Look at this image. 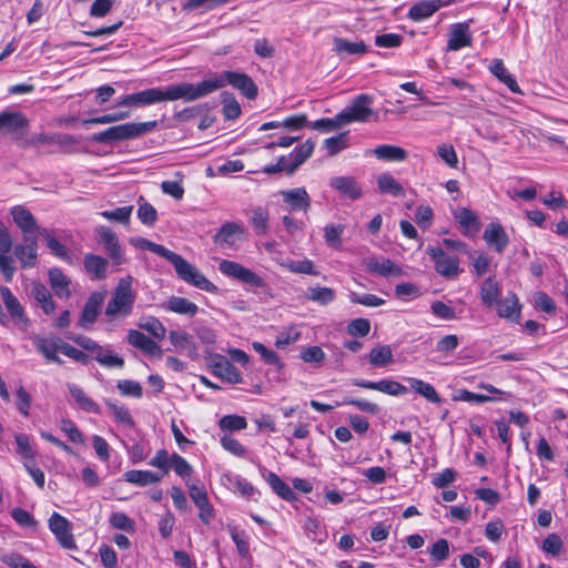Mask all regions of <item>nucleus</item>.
Here are the masks:
<instances>
[{
	"label": "nucleus",
	"mask_w": 568,
	"mask_h": 568,
	"mask_svg": "<svg viewBox=\"0 0 568 568\" xmlns=\"http://www.w3.org/2000/svg\"><path fill=\"white\" fill-rule=\"evenodd\" d=\"M226 84L239 90L244 97L253 100L257 97L258 90L254 81L246 73L236 71H223L219 75L204 80L200 83H190L192 101L199 100L212 92L224 88Z\"/></svg>",
	"instance_id": "nucleus-1"
},
{
	"label": "nucleus",
	"mask_w": 568,
	"mask_h": 568,
	"mask_svg": "<svg viewBox=\"0 0 568 568\" xmlns=\"http://www.w3.org/2000/svg\"><path fill=\"white\" fill-rule=\"evenodd\" d=\"M191 88L189 82H183L165 88H151L132 94L119 98L115 106L141 108L165 101L184 100L192 102Z\"/></svg>",
	"instance_id": "nucleus-2"
},
{
	"label": "nucleus",
	"mask_w": 568,
	"mask_h": 568,
	"mask_svg": "<svg viewBox=\"0 0 568 568\" xmlns=\"http://www.w3.org/2000/svg\"><path fill=\"white\" fill-rule=\"evenodd\" d=\"M134 301L132 277L121 278L108 302L105 315L110 318L126 317L132 313Z\"/></svg>",
	"instance_id": "nucleus-3"
},
{
	"label": "nucleus",
	"mask_w": 568,
	"mask_h": 568,
	"mask_svg": "<svg viewBox=\"0 0 568 568\" xmlns=\"http://www.w3.org/2000/svg\"><path fill=\"white\" fill-rule=\"evenodd\" d=\"M166 261L173 265L178 277L189 285L209 293L217 291V287L206 278L195 265L187 262L182 255L172 251Z\"/></svg>",
	"instance_id": "nucleus-4"
},
{
	"label": "nucleus",
	"mask_w": 568,
	"mask_h": 568,
	"mask_svg": "<svg viewBox=\"0 0 568 568\" xmlns=\"http://www.w3.org/2000/svg\"><path fill=\"white\" fill-rule=\"evenodd\" d=\"M156 125V121L119 124L94 134L93 140L99 143H109L134 139L151 132Z\"/></svg>",
	"instance_id": "nucleus-5"
},
{
	"label": "nucleus",
	"mask_w": 568,
	"mask_h": 568,
	"mask_svg": "<svg viewBox=\"0 0 568 568\" xmlns=\"http://www.w3.org/2000/svg\"><path fill=\"white\" fill-rule=\"evenodd\" d=\"M315 144L307 140L295 148L287 156H282L275 166L266 170L267 173L285 172L292 174L313 153Z\"/></svg>",
	"instance_id": "nucleus-6"
},
{
	"label": "nucleus",
	"mask_w": 568,
	"mask_h": 568,
	"mask_svg": "<svg viewBox=\"0 0 568 568\" xmlns=\"http://www.w3.org/2000/svg\"><path fill=\"white\" fill-rule=\"evenodd\" d=\"M219 270L223 275L256 288H263L266 285L258 274L234 261L222 260Z\"/></svg>",
	"instance_id": "nucleus-7"
},
{
	"label": "nucleus",
	"mask_w": 568,
	"mask_h": 568,
	"mask_svg": "<svg viewBox=\"0 0 568 568\" xmlns=\"http://www.w3.org/2000/svg\"><path fill=\"white\" fill-rule=\"evenodd\" d=\"M426 252L433 260L436 272L442 276L454 280L462 273L463 270L459 266V258L449 255L442 247L428 246Z\"/></svg>",
	"instance_id": "nucleus-8"
},
{
	"label": "nucleus",
	"mask_w": 568,
	"mask_h": 568,
	"mask_svg": "<svg viewBox=\"0 0 568 568\" xmlns=\"http://www.w3.org/2000/svg\"><path fill=\"white\" fill-rule=\"evenodd\" d=\"M372 102L373 99L368 94H359L338 113V119L342 120L343 125L352 122H367L373 114Z\"/></svg>",
	"instance_id": "nucleus-9"
},
{
	"label": "nucleus",
	"mask_w": 568,
	"mask_h": 568,
	"mask_svg": "<svg viewBox=\"0 0 568 568\" xmlns=\"http://www.w3.org/2000/svg\"><path fill=\"white\" fill-rule=\"evenodd\" d=\"M94 232L99 236L100 242L112 263L114 265L125 263V256L115 232L104 225L97 226Z\"/></svg>",
	"instance_id": "nucleus-10"
},
{
	"label": "nucleus",
	"mask_w": 568,
	"mask_h": 568,
	"mask_svg": "<svg viewBox=\"0 0 568 568\" xmlns=\"http://www.w3.org/2000/svg\"><path fill=\"white\" fill-rule=\"evenodd\" d=\"M209 366L213 374L229 383L239 384L242 382L241 372L223 355L214 354L209 358Z\"/></svg>",
	"instance_id": "nucleus-11"
},
{
	"label": "nucleus",
	"mask_w": 568,
	"mask_h": 568,
	"mask_svg": "<svg viewBox=\"0 0 568 568\" xmlns=\"http://www.w3.org/2000/svg\"><path fill=\"white\" fill-rule=\"evenodd\" d=\"M49 528L63 548H75L74 538L71 532V525L65 517L58 513H53L49 519Z\"/></svg>",
	"instance_id": "nucleus-12"
},
{
	"label": "nucleus",
	"mask_w": 568,
	"mask_h": 568,
	"mask_svg": "<svg viewBox=\"0 0 568 568\" xmlns=\"http://www.w3.org/2000/svg\"><path fill=\"white\" fill-rule=\"evenodd\" d=\"M352 384L354 386L362 387L365 389L382 392L390 396H402L407 394L408 392V388L406 386L393 379H381L378 382H373L367 379L355 378L352 381Z\"/></svg>",
	"instance_id": "nucleus-13"
},
{
	"label": "nucleus",
	"mask_w": 568,
	"mask_h": 568,
	"mask_svg": "<svg viewBox=\"0 0 568 568\" xmlns=\"http://www.w3.org/2000/svg\"><path fill=\"white\" fill-rule=\"evenodd\" d=\"M104 302V293L94 292L92 293L84 304L81 316L78 322V326L84 329L90 328L97 321L102 304Z\"/></svg>",
	"instance_id": "nucleus-14"
},
{
	"label": "nucleus",
	"mask_w": 568,
	"mask_h": 568,
	"mask_svg": "<svg viewBox=\"0 0 568 568\" xmlns=\"http://www.w3.org/2000/svg\"><path fill=\"white\" fill-rule=\"evenodd\" d=\"M33 344L38 352L43 355L48 362L62 364V359L58 356L61 353L63 339L57 336H40L33 337Z\"/></svg>",
	"instance_id": "nucleus-15"
},
{
	"label": "nucleus",
	"mask_w": 568,
	"mask_h": 568,
	"mask_svg": "<svg viewBox=\"0 0 568 568\" xmlns=\"http://www.w3.org/2000/svg\"><path fill=\"white\" fill-rule=\"evenodd\" d=\"M12 220L16 225L22 231L24 236L39 235V231H42L32 213L22 205H16L11 209Z\"/></svg>",
	"instance_id": "nucleus-16"
},
{
	"label": "nucleus",
	"mask_w": 568,
	"mask_h": 568,
	"mask_svg": "<svg viewBox=\"0 0 568 568\" xmlns=\"http://www.w3.org/2000/svg\"><path fill=\"white\" fill-rule=\"evenodd\" d=\"M244 235V227L235 222L222 224L213 236V242L223 248H231L235 245L239 237Z\"/></svg>",
	"instance_id": "nucleus-17"
},
{
	"label": "nucleus",
	"mask_w": 568,
	"mask_h": 568,
	"mask_svg": "<svg viewBox=\"0 0 568 568\" xmlns=\"http://www.w3.org/2000/svg\"><path fill=\"white\" fill-rule=\"evenodd\" d=\"M13 251L22 268L33 267L38 260L37 237L24 236L23 243L16 245Z\"/></svg>",
	"instance_id": "nucleus-18"
},
{
	"label": "nucleus",
	"mask_w": 568,
	"mask_h": 568,
	"mask_svg": "<svg viewBox=\"0 0 568 568\" xmlns=\"http://www.w3.org/2000/svg\"><path fill=\"white\" fill-rule=\"evenodd\" d=\"M483 239L489 247L494 248L499 254L504 253L509 244V237L505 229L501 224L495 222L486 226Z\"/></svg>",
	"instance_id": "nucleus-19"
},
{
	"label": "nucleus",
	"mask_w": 568,
	"mask_h": 568,
	"mask_svg": "<svg viewBox=\"0 0 568 568\" xmlns=\"http://www.w3.org/2000/svg\"><path fill=\"white\" fill-rule=\"evenodd\" d=\"M28 126V120L20 112L3 111L0 113V133L17 134L23 132Z\"/></svg>",
	"instance_id": "nucleus-20"
},
{
	"label": "nucleus",
	"mask_w": 568,
	"mask_h": 568,
	"mask_svg": "<svg viewBox=\"0 0 568 568\" xmlns=\"http://www.w3.org/2000/svg\"><path fill=\"white\" fill-rule=\"evenodd\" d=\"M128 342L133 347L142 351L149 356L162 357V349L161 347L149 336L144 335L140 331L136 329H130L128 333Z\"/></svg>",
	"instance_id": "nucleus-21"
},
{
	"label": "nucleus",
	"mask_w": 568,
	"mask_h": 568,
	"mask_svg": "<svg viewBox=\"0 0 568 568\" xmlns=\"http://www.w3.org/2000/svg\"><path fill=\"white\" fill-rule=\"evenodd\" d=\"M0 294L6 308L8 310L10 316L18 325H23L24 327L28 325L29 321L24 314L23 307L18 301V298L12 294L11 290L7 286L0 287Z\"/></svg>",
	"instance_id": "nucleus-22"
},
{
	"label": "nucleus",
	"mask_w": 568,
	"mask_h": 568,
	"mask_svg": "<svg viewBox=\"0 0 568 568\" xmlns=\"http://www.w3.org/2000/svg\"><path fill=\"white\" fill-rule=\"evenodd\" d=\"M367 270L371 273L378 274L385 277L402 276L403 271L400 266L386 257H372L367 262Z\"/></svg>",
	"instance_id": "nucleus-23"
},
{
	"label": "nucleus",
	"mask_w": 568,
	"mask_h": 568,
	"mask_svg": "<svg viewBox=\"0 0 568 568\" xmlns=\"http://www.w3.org/2000/svg\"><path fill=\"white\" fill-rule=\"evenodd\" d=\"M442 7V0H422L410 7L407 16L414 21H423L433 16Z\"/></svg>",
	"instance_id": "nucleus-24"
},
{
	"label": "nucleus",
	"mask_w": 568,
	"mask_h": 568,
	"mask_svg": "<svg viewBox=\"0 0 568 568\" xmlns=\"http://www.w3.org/2000/svg\"><path fill=\"white\" fill-rule=\"evenodd\" d=\"M367 359L373 367H387L394 363L393 349L387 344H378L371 349Z\"/></svg>",
	"instance_id": "nucleus-25"
},
{
	"label": "nucleus",
	"mask_w": 568,
	"mask_h": 568,
	"mask_svg": "<svg viewBox=\"0 0 568 568\" xmlns=\"http://www.w3.org/2000/svg\"><path fill=\"white\" fill-rule=\"evenodd\" d=\"M162 307L169 312L193 317L199 312V306L185 297L171 296Z\"/></svg>",
	"instance_id": "nucleus-26"
},
{
	"label": "nucleus",
	"mask_w": 568,
	"mask_h": 568,
	"mask_svg": "<svg viewBox=\"0 0 568 568\" xmlns=\"http://www.w3.org/2000/svg\"><path fill=\"white\" fill-rule=\"evenodd\" d=\"M404 381L408 383L414 392L423 396L429 403L440 404L443 402L442 397L432 384L416 377H404Z\"/></svg>",
	"instance_id": "nucleus-27"
},
{
	"label": "nucleus",
	"mask_w": 568,
	"mask_h": 568,
	"mask_svg": "<svg viewBox=\"0 0 568 568\" xmlns=\"http://www.w3.org/2000/svg\"><path fill=\"white\" fill-rule=\"evenodd\" d=\"M169 339L180 352H185L190 357L197 355V348L192 335L184 331H170Z\"/></svg>",
	"instance_id": "nucleus-28"
},
{
	"label": "nucleus",
	"mask_w": 568,
	"mask_h": 568,
	"mask_svg": "<svg viewBox=\"0 0 568 568\" xmlns=\"http://www.w3.org/2000/svg\"><path fill=\"white\" fill-rule=\"evenodd\" d=\"M495 305L500 317L510 321H518L520 315V305L516 294L509 293L505 298L499 300Z\"/></svg>",
	"instance_id": "nucleus-29"
},
{
	"label": "nucleus",
	"mask_w": 568,
	"mask_h": 568,
	"mask_svg": "<svg viewBox=\"0 0 568 568\" xmlns=\"http://www.w3.org/2000/svg\"><path fill=\"white\" fill-rule=\"evenodd\" d=\"M470 44L471 37L469 34L468 26L466 23L454 24L448 40V49L452 51H458Z\"/></svg>",
	"instance_id": "nucleus-30"
},
{
	"label": "nucleus",
	"mask_w": 568,
	"mask_h": 568,
	"mask_svg": "<svg viewBox=\"0 0 568 568\" xmlns=\"http://www.w3.org/2000/svg\"><path fill=\"white\" fill-rule=\"evenodd\" d=\"M263 477L265 481L270 485L272 490L281 498L287 501H292L296 498L293 489L283 481L275 473L263 470Z\"/></svg>",
	"instance_id": "nucleus-31"
},
{
	"label": "nucleus",
	"mask_w": 568,
	"mask_h": 568,
	"mask_svg": "<svg viewBox=\"0 0 568 568\" xmlns=\"http://www.w3.org/2000/svg\"><path fill=\"white\" fill-rule=\"evenodd\" d=\"M87 273L93 280L105 278L108 273V261L95 254H87L83 260Z\"/></svg>",
	"instance_id": "nucleus-32"
},
{
	"label": "nucleus",
	"mask_w": 568,
	"mask_h": 568,
	"mask_svg": "<svg viewBox=\"0 0 568 568\" xmlns=\"http://www.w3.org/2000/svg\"><path fill=\"white\" fill-rule=\"evenodd\" d=\"M281 194L292 211H307L310 207V197L304 189L282 191Z\"/></svg>",
	"instance_id": "nucleus-33"
},
{
	"label": "nucleus",
	"mask_w": 568,
	"mask_h": 568,
	"mask_svg": "<svg viewBox=\"0 0 568 568\" xmlns=\"http://www.w3.org/2000/svg\"><path fill=\"white\" fill-rule=\"evenodd\" d=\"M372 153L382 161L403 162L407 159V151L400 146L382 144L376 146Z\"/></svg>",
	"instance_id": "nucleus-34"
},
{
	"label": "nucleus",
	"mask_w": 568,
	"mask_h": 568,
	"mask_svg": "<svg viewBox=\"0 0 568 568\" xmlns=\"http://www.w3.org/2000/svg\"><path fill=\"white\" fill-rule=\"evenodd\" d=\"M489 70L500 82L506 84L513 93L521 92L516 79L509 73L500 59L493 60Z\"/></svg>",
	"instance_id": "nucleus-35"
},
{
	"label": "nucleus",
	"mask_w": 568,
	"mask_h": 568,
	"mask_svg": "<svg viewBox=\"0 0 568 568\" xmlns=\"http://www.w3.org/2000/svg\"><path fill=\"white\" fill-rule=\"evenodd\" d=\"M49 281L51 288L58 297L69 298L71 296L69 288L70 280L59 268L50 270Z\"/></svg>",
	"instance_id": "nucleus-36"
},
{
	"label": "nucleus",
	"mask_w": 568,
	"mask_h": 568,
	"mask_svg": "<svg viewBox=\"0 0 568 568\" xmlns=\"http://www.w3.org/2000/svg\"><path fill=\"white\" fill-rule=\"evenodd\" d=\"M125 481L140 487H145L161 480V476L151 470L132 469L124 473Z\"/></svg>",
	"instance_id": "nucleus-37"
},
{
	"label": "nucleus",
	"mask_w": 568,
	"mask_h": 568,
	"mask_svg": "<svg viewBox=\"0 0 568 568\" xmlns=\"http://www.w3.org/2000/svg\"><path fill=\"white\" fill-rule=\"evenodd\" d=\"M68 389L81 409L93 414L100 413L99 405L81 387L75 384H68Z\"/></svg>",
	"instance_id": "nucleus-38"
},
{
	"label": "nucleus",
	"mask_w": 568,
	"mask_h": 568,
	"mask_svg": "<svg viewBox=\"0 0 568 568\" xmlns=\"http://www.w3.org/2000/svg\"><path fill=\"white\" fill-rule=\"evenodd\" d=\"M500 297V288L494 277H487L480 286V298L484 305L491 307Z\"/></svg>",
	"instance_id": "nucleus-39"
},
{
	"label": "nucleus",
	"mask_w": 568,
	"mask_h": 568,
	"mask_svg": "<svg viewBox=\"0 0 568 568\" xmlns=\"http://www.w3.org/2000/svg\"><path fill=\"white\" fill-rule=\"evenodd\" d=\"M334 50L336 53H346L348 55H361L368 51L364 41L352 42L344 38L334 39Z\"/></svg>",
	"instance_id": "nucleus-40"
},
{
	"label": "nucleus",
	"mask_w": 568,
	"mask_h": 568,
	"mask_svg": "<svg viewBox=\"0 0 568 568\" xmlns=\"http://www.w3.org/2000/svg\"><path fill=\"white\" fill-rule=\"evenodd\" d=\"M16 452L21 457L23 465L34 462L36 452L30 437L22 433L14 434Z\"/></svg>",
	"instance_id": "nucleus-41"
},
{
	"label": "nucleus",
	"mask_w": 568,
	"mask_h": 568,
	"mask_svg": "<svg viewBox=\"0 0 568 568\" xmlns=\"http://www.w3.org/2000/svg\"><path fill=\"white\" fill-rule=\"evenodd\" d=\"M39 236H41L45 241L50 252L54 256H57L63 261H68V262L71 261V257H70V254H69L67 247L62 243H60L55 237H53L51 232L48 229H43L42 231H39Z\"/></svg>",
	"instance_id": "nucleus-42"
},
{
	"label": "nucleus",
	"mask_w": 568,
	"mask_h": 568,
	"mask_svg": "<svg viewBox=\"0 0 568 568\" xmlns=\"http://www.w3.org/2000/svg\"><path fill=\"white\" fill-rule=\"evenodd\" d=\"M32 295L45 314L54 313L55 304L52 301L49 290L44 285L36 284L32 288Z\"/></svg>",
	"instance_id": "nucleus-43"
},
{
	"label": "nucleus",
	"mask_w": 568,
	"mask_h": 568,
	"mask_svg": "<svg viewBox=\"0 0 568 568\" xmlns=\"http://www.w3.org/2000/svg\"><path fill=\"white\" fill-rule=\"evenodd\" d=\"M306 298L320 305H327L335 300V292L329 287H308Z\"/></svg>",
	"instance_id": "nucleus-44"
},
{
	"label": "nucleus",
	"mask_w": 568,
	"mask_h": 568,
	"mask_svg": "<svg viewBox=\"0 0 568 568\" xmlns=\"http://www.w3.org/2000/svg\"><path fill=\"white\" fill-rule=\"evenodd\" d=\"M105 404L118 423L123 424L130 428L135 425L134 419L126 406L113 403L111 400H106Z\"/></svg>",
	"instance_id": "nucleus-45"
},
{
	"label": "nucleus",
	"mask_w": 568,
	"mask_h": 568,
	"mask_svg": "<svg viewBox=\"0 0 568 568\" xmlns=\"http://www.w3.org/2000/svg\"><path fill=\"white\" fill-rule=\"evenodd\" d=\"M131 244L136 247V248H140V250H148L163 258H168V256L170 255V253L172 251L168 250L165 246L161 245V244H158V243H154L148 239H144V237H135V239H131Z\"/></svg>",
	"instance_id": "nucleus-46"
},
{
	"label": "nucleus",
	"mask_w": 568,
	"mask_h": 568,
	"mask_svg": "<svg viewBox=\"0 0 568 568\" xmlns=\"http://www.w3.org/2000/svg\"><path fill=\"white\" fill-rule=\"evenodd\" d=\"M50 140L51 149L49 150V152H69L71 148L77 143L75 138L67 133L50 134Z\"/></svg>",
	"instance_id": "nucleus-47"
},
{
	"label": "nucleus",
	"mask_w": 568,
	"mask_h": 568,
	"mask_svg": "<svg viewBox=\"0 0 568 568\" xmlns=\"http://www.w3.org/2000/svg\"><path fill=\"white\" fill-rule=\"evenodd\" d=\"M222 102H223V109L222 113L224 119L226 120H235L241 114V106L239 102L235 100L233 94L229 92L222 93Z\"/></svg>",
	"instance_id": "nucleus-48"
},
{
	"label": "nucleus",
	"mask_w": 568,
	"mask_h": 568,
	"mask_svg": "<svg viewBox=\"0 0 568 568\" xmlns=\"http://www.w3.org/2000/svg\"><path fill=\"white\" fill-rule=\"evenodd\" d=\"M138 326L141 329L146 331L153 337H155L160 341L165 337L166 329H165L164 325L155 317L143 318L139 322Z\"/></svg>",
	"instance_id": "nucleus-49"
},
{
	"label": "nucleus",
	"mask_w": 568,
	"mask_h": 568,
	"mask_svg": "<svg viewBox=\"0 0 568 568\" xmlns=\"http://www.w3.org/2000/svg\"><path fill=\"white\" fill-rule=\"evenodd\" d=\"M268 212L264 207H256L252 211L251 222L257 234L264 235L268 230Z\"/></svg>",
	"instance_id": "nucleus-50"
},
{
	"label": "nucleus",
	"mask_w": 568,
	"mask_h": 568,
	"mask_svg": "<svg viewBox=\"0 0 568 568\" xmlns=\"http://www.w3.org/2000/svg\"><path fill=\"white\" fill-rule=\"evenodd\" d=\"M455 220L468 231L477 232L479 229V223L476 214L468 209H460L454 214Z\"/></svg>",
	"instance_id": "nucleus-51"
},
{
	"label": "nucleus",
	"mask_w": 568,
	"mask_h": 568,
	"mask_svg": "<svg viewBox=\"0 0 568 568\" xmlns=\"http://www.w3.org/2000/svg\"><path fill=\"white\" fill-rule=\"evenodd\" d=\"M333 185L351 200H356L362 194L356 180H334Z\"/></svg>",
	"instance_id": "nucleus-52"
},
{
	"label": "nucleus",
	"mask_w": 568,
	"mask_h": 568,
	"mask_svg": "<svg viewBox=\"0 0 568 568\" xmlns=\"http://www.w3.org/2000/svg\"><path fill=\"white\" fill-rule=\"evenodd\" d=\"M133 211V206H122L113 211H102L99 214L108 221H114L122 224H128Z\"/></svg>",
	"instance_id": "nucleus-53"
},
{
	"label": "nucleus",
	"mask_w": 568,
	"mask_h": 568,
	"mask_svg": "<svg viewBox=\"0 0 568 568\" xmlns=\"http://www.w3.org/2000/svg\"><path fill=\"white\" fill-rule=\"evenodd\" d=\"M219 426L223 430L237 432L247 427L246 419L239 415H225L220 422Z\"/></svg>",
	"instance_id": "nucleus-54"
},
{
	"label": "nucleus",
	"mask_w": 568,
	"mask_h": 568,
	"mask_svg": "<svg viewBox=\"0 0 568 568\" xmlns=\"http://www.w3.org/2000/svg\"><path fill=\"white\" fill-rule=\"evenodd\" d=\"M118 389L123 396L141 398L143 389L140 383L131 379H120L116 384Z\"/></svg>",
	"instance_id": "nucleus-55"
},
{
	"label": "nucleus",
	"mask_w": 568,
	"mask_h": 568,
	"mask_svg": "<svg viewBox=\"0 0 568 568\" xmlns=\"http://www.w3.org/2000/svg\"><path fill=\"white\" fill-rule=\"evenodd\" d=\"M232 540L234 541L237 552L242 558H246L250 555V542L248 536L245 531H239L236 528L230 530Z\"/></svg>",
	"instance_id": "nucleus-56"
},
{
	"label": "nucleus",
	"mask_w": 568,
	"mask_h": 568,
	"mask_svg": "<svg viewBox=\"0 0 568 568\" xmlns=\"http://www.w3.org/2000/svg\"><path fill=\"white\" fill-rule=\"evenodd\" d=\"M284 266L292 273L296 274H310L317 275L318 272L315 270L314 264L311 260L303 261H288L284 264Z\"/></svg>",
	"instance_id": "nucleus-57"
},
{
	"label": "nucleus",
	"mask_w": 568,
	"mask_h": 568,
	"mask_svg": "<svg viewBox=\"0 0 568 568\" xmlns=\"http://www.w3.org/2000/svg\"><path fill=\"white\" fill-rule=\"evenodd\" d=\"M226 479L234 486L235 490L242 496L250 499L254 493V486L241 476H226Z\"/></svg>",
	"instance_id": "nucleus-58"
},
{
	"label": "nucleus",
	"mask_w": 568,
	"mask_h": 568,
	"mask_svg": "<svg viewBox=\"0 0 568 568\" xmlns=\"http://www.w3.org/2000/svg\"><path fill=\"white\" fill-rule=\"evenodd\" d=\"M0 560L11 568H38L26 557L17 552L2 555Z\"/></svg>",
	"instance_id": "nucleus-59"
},
{
	"label": "nucleus",
	"mask_w": 568,
	"mask_h": 568,
	"mask_svg": "<svg viewBox=\"0 0 568 568\" xmlns=\"http://www.w3.org/2000/svg\"><path fill=\"white\" fill-rule=\"evenodd\" d=\"M175 474L182 478L190 477L193 473L192 466L187 463L185 458L174 453L171 455V466Z\"/></svg>",
	"instance_id": "nucleus-60"
},
{
	"label": "nucleus",
	"mask_w": 568,
	"mask_h": 568,
	"mask_svg": "<svg viewBox=\"0 0 568 568\" xmlns=\"http://www.w3.org/2000/svg\"><path fill=\"white\" fill-rule=\"evenodd\" d=\"M371 331V322L366 318H355L347 325V333L354 337H364Z\"/></svg>",
	"instance_id": "nucleus-61"
},
{
	"label": "nucleus",
	"mask_w": 568,
	"mask_h": 568,
	"mask_svg": "<svg viewBox=\"0 0 568 568\" xmlns=\"http://www.w3.org/2000/svg\"><path fill=\"white\" fill-rule=\"evenodd\" d=\"M430 311L436 317L444 321H453L457 318L454 308L442 301H434L430 304Z\"/></svg>",
	"instance_id": "nucleus-62"
},
{
	"label": "nucleus",
	"mask_w": 568,
	"mask_h": 568,
	"mask_svg": "<svg viewBox=\"0 0 568 568\" xmlns=\"http://www.w3.org/2000/svg\"><path fill=\"white\" fill-rule=\"evenodd\" d=\"M395 295L399 298L414 300L422 295L420 288L414 283H400L395 286Z\"/></svg>",
	"instance_id": "nucleus-63"
},
{
	"label": "nucleus",
	"mask_w": 568,
	"mask_h": 568,
	"mask_svg": "<svg viewBox=\"0 0 568 568\" xmlns=\"http://www.w3.org/2000/svg\"><path fill=\"white\" fill-rule=\"evenodd\" d=\"M429 555L433 560L442 562L449 556V542L440 538L429 549Z\"/></svg>",
	"instance_id": "nucleus-64"
}]
</instances>
